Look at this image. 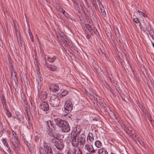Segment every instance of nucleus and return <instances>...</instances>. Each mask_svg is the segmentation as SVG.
I'll return each mask as SVG.
<instances>
[{
	"label": "nucleus",
	"mask_w": 154,
	"mask_h": 154,
	"mask_svg": "<svg viewBox=\"0 0 154 154\" xmlns=\"http://www.w3.org/2000/svg\"><path fill=\"white\" fill-rule=\"evenodd\" d=\"M56 59L57 57L55 56H54L52 57H51L50 56H48L47 58L48 61L49 62L51 63H53L54 62Z\"/></svg>",
	"instance_id": "obj_19"
},
{
	"label": "nucleus",
	"mask_w": 154,
	"mask_h": 154,
	"mask_svg": "<svg viewBox=\"0 0 154 154\" xmlns=\"http://www.w3.org/2000/svg\"><path fill=\"white\" fill-rule=\"evenodd\" d=\"M2 104H3V105L5 104H6L5 101L4 100H2Z\"/></svg>",
	"instance_id": "obj_53"
},
{
	"label": "nucleus",
	"mask_w": 154,
	"mask_h": 154,
	"mask_svg": "<svg viewBox=\"0 0 154 154\" xmlns=\"http://www.w3.org/2000/svg\"><path fill=\"white\" fill-rule=\"evenodd\" d=\"M8 61H9V65L12 64V61L11 60V59L9 58H8Z\"/></svg>",
	"instance_id": "obj_48"
},
{
	"label": "nucleus",
	"mask_w": 154,
	"mask_h": 154,
	"mask_svg": "<svg viewBox=\"0 0 154 154\" xmlns=\"http://www.w3.org/2000/svg\"><path fill=\"white\" fill-rule=\"evenodd\" d=\"M66 17L69 18L70 17V15L68 13L65 11V13L63 14Z\"/></svg>",
	"instance_id": "obj_42"
},
{
	"label": "nucleus",
	"mask_w": 154,
	"mask_h": 154,
	"mask_svg": "<svg viewBox=\"0 0 154 154\" xmlns=\"http://www.w3.org/2000/svg\"><path fill=\"white\" fill-rule=\"evenodd\" d=\"M19 39H20V36L19 37Z\"/></svg>",
	"instance_id": "obj_64"
},
{
	"label": "nucleus",
	"mask_w": 154,
	"mask_h": 154,
	"mask_svg": "<svg viewBox=\"0 0 154 154\" xmlns=\"http://www.w3.org/2000/svg\"><path fill=\"white\" fill-rule=\"evenodd\" d=\"M0 133L1 134H2L3 133V131H0Z\"/></svg>",
	"instance_id": "obj_60"
},
{
	"label": "nucleus",
	"mask_w": 154,
	"mask_h": 154,
	"mask_svg": "<svg viewBox=\"0 0 154 154\" xmlns=\"http://www.w3.org/2000/svg\"><path fill=\"white\" fill-rule=\"evenodd\" d=\"M5 113L8 117L10 118L11 116V114L8 110L5 111Z\"/></svg>",
	"instance_id": "obj_35"
},
{
	"label": "nucleus",
	"mask_w": 154,
	"mask_h": 154,
	"mask_svg": "<svg viewBox=\"0 0 154 154\" xmlns=\"http://www.w3.org/2000/svg\"><path fill=\"white\" fill-rule=\"evenodd\" d=\"M91 4L93 6H95L97 2L95 0H90Z\"/></svg>",
	"instance_id": "obj_40"
},
{
	"label": "nucleus",
	"mask_w": 154,
	"mask_h": 154,
	"mask_svg": "<svg viewBox=\"0 0 154 154\" xmlns=\"http://www.w3.org/2000/svg\"><path fill=\"white\" fill-rule=\"evenodd\" d=\"M87 140H89L91 142H92L94 140V138L92 133H89L87 137Z\"/></svg>",
	"instance_id": "obj_22"
},
{
	"label": "nucleus",
	"mask_w": 154,
	"mask_h": 154,
	"mask_svg": "<svg viewBox=\"0 0 154 154\" xmlns=\"http://www.w3.org/2000/svg\"><path fill=\"white\" fill-rule=\"evenodd\" d=\"M40 108L41 110L45 112H46V113H47V111L49 109V105L47 102H42L40 104Z\"/></svg>",
	"instance_id": "obj_8"
},
{
	"label": "nucleus",
	"mask_w": 154,
	"mask_h": 154,
	"mask_svg": "<svg viewBox=\"0 0 154 154\" xmlns=\"http://www.w3.org/2000/svg\"><path fill=\"white\" fill-rule=\"evenodd\" d=\"M86 136L84 134H81L78 137L77 142L80 145H83L85 141Z\"/></svg>",
	"instance_id": "obj_11"
},
{
	"label": "nucleus",
	"mask_w": 154,
	"mask_h": 154,
	"mask_svg": "<svg viewBox=\"0 0 154 154\" xmlns=\"http://www.w3.org/2000/svg\"><path fill=\"white\" fill-rule=\"evenodd\" d=\"M3 45L2 42L0 38V46L2 47H3Z\"/></svg>",
	"instance_id": "obj_49"
},
{
	"label": "nucleus",
	"mask_w": 154,
	"mask_h": 154,
	"mask_svg": "<svg viewBox=\"0 0 154 154\" xmlns=\"http://www.w3.org/2000/svg\"><path fill=\"white\" fill-rule=\"evenodd\" d=\"M84 1L85 2V3L87 6V7L88 8V9H90V8L91 9V8L90 6V5L88 3V1H87V0H84Z\"/></svg>",
	"instance_id": "obj_37"
},
{
	"label": "nucleus",
	"mask_w": 154,
	"mask_h": 154,
	"mask_svg": "<svg viewBox=\"0 0 154 154\" xmlns=\"http://www.w3.org/2000/svg\"><path fill=\"white\" fill-rule=\"evenodd\" d=\"M97 1L98 3L99 7H100V6L101 7V6H103V5L102 4V3L100 1V0H97Z\"/></svg>",
	"instance_id": "obj_46"
},
{
	"label": "nucleus",
	"mask_w": 154,
	"mask_h": 154,
	"mask_svg": "<svg viewBox=\"0 0 154 154\" xmlns=\"http://www.w3.org/2000/svg\"><path fill=\"white\" fill-rule=\"evenodd\" d=\"M2 142L4 145L5 146L6 144L8 143L6 139L5 138H2Z\"/></svg>",
	"instance_id": "obj_36"
},
{
	"label": "nucleus",
	"mask_w": 154,
	"mask_h": 154,
	"mask_svg": "<svg viewBox=\"0 0 154 154\" xmlns=\"http://www.w3.org/2000/svg\"><path fill=\"white\" fill-rule=\"evenodd\" d=\"M133 21L135 22L136 23H138L139 22V20L137 17L134 18L133 19Z\"/></svg>",
	"instance_id": "obj_44"
},
{
	"label": "nucleus",
	"mask_w": 154,
	"mask_h": 154,
	"mask_svg": "<svg viewBox=\"0 0 154 154\" xmlns=\"http://www.w3.org/2000/svg\"><path fill=\"white\" fill-rule=\"evenodd\" d=\"M99 8L103 16L105 17L106 16V14L103 6H101V7L100 6Z\"/></svg>",
	"instance_id": "obj_26"
},
{
	"label": "nucleus",
	"mask_w": 154,
	"mask_h": 154,
	"mask_svg": "<svg viewBox=\"0 0 154 154\" xmlns=\"http://www.w3.org/2000/svg\"><path fill=\"white\" fill-rule=\"evenodd\" d=\"M30 103L31 106V109L32 111H33L35 112L36 111L35 104L33 100L31 98L30 100Z\"/></svg>",
	"instance_id": "obj_21"
},
{
	"label": "nucleus",
	"mask_w": 154,
	"mask_h": 154,
	"mask_svg": "<svg viewBox=\"0 0 154 154\" xmlns=\"http://www.w3.org/2000/svg\"><path fill=\"white\" fill-rule=\"evenodd\" d=\"M90 37H91V35L89 34H87L86 35V38L88 39H89L90 38Z\"/></svg>",
	"instance_id": "obj_50"
},
{
	"label": "nucleus",
	"mask_w": 154,
	"mask_h": 154,
	"mask_svg": "<svg viewBox=\"0 0 154 154\" xmlns=\"http://www.w3.org/2000/svg\"><path fill=\"white\" fill-rule=\"evenodd\" d=\"M37 84L42 85L44 83V80L43 78L39 76H38V78L37 79Z\"/></svg>",
	"instance_id": "obj_20"
},
{
	"label": "nucleus",
	"mask_w": 154,
	"mask_h": 154,
	"mask_svg": "<svg viewBox=\"0 0 154 154\" xmlns=\"http://www.w3.org/2000/svg\"><path fill=\"white\" fill-rule=\"evenodd\" d=\"M64 110L65 112L68 113H70L72 109V105L69 100L67 101L65 103Z\"/></svg>",
	"instance_id": "obj_6"
},
{
	"label": "nucleus",
	"mask_w": 154,
	"mask_h": 154,
	"mask_svg": "<svg viewBox=\"0 0 154 154\" xmlns=\"http://www.w3.org/2000/svg\"><path fill=\"white\" fill-rule=\"evenodd\" d=\"M17 145V146L13 147V149H14L15 151L17 153L18 152V151L20 150V143H19L18 144H16Z\"/></svg>",
	"instance_id": "obj_27"
},
{
	"label": "nucleus",
	"mask_w": 154,
	"mask_h": 154,
	"mask_svg": "<svg viewBox=\"0 0 154 154\" xmlns=\"http://www.w3.org/2000/svg\"><path fill=\"white\" fill-rule=\"evenodd\" d=\"M139 107L141 110L143 111V112L144 114H146V110L144 108L142 104H140Z\"/></svg>",
	"instance_id": "obj_32"
},
{
	"label": "nucleus",
	"mask_w": 154,
	"mask_h": 154,
	"mask_svg": "<svg viewBox=\"0 0 154 154\" xmlns=\"http://www.w3.org/2000/svg\"><path fill=\"white\" fill-rule=\"evenodd\" d=\"M46 124V128L48 130L47 132H48V134L52 137H54V134L51 132L54 130V123L51 121L49 120L47 121Z\"/></svg>",
	"instance_id": "obj_4"
},
{
	"label": "nucleus",
	"mask_w": 154,
	"mask_h": 154,
	"mask_svg": "<svg viewBox=\"0 0 154 154\" xmlns=\"http://www.w3.org/2000/svg\"><path fill=\"white\" fill-rule=\"evenodd\" d=\"M86 26L87 28H88V26L89 27V25L88 24H87V25H85Z\"/></svg>",
	"instance_id": "obj_58"
},
{
	"label": "nucleus",
	"mask_w": 154,
	"mask_h": 154,
	"mask_svg": "<svg viewBox=\"0 0 154 154\" xmlns=\"http://www.w3.org/2000/svg\"><path fill=\"white\" fill-rule=\"evenodd\" d=\"M55 154H63V153H60L59 152H57V153L56 152Z\"/></svg>",
	"instance_id": "obj_55"
},
{
	"label": "nucleus",
	"mask_w": 154,
	"mask_h": 154,
	"mask_svg": "<svg viewBox=\"0 0 154 154\" xmlns=\"http://www.w3.org/2000/svg\"><path fill=\"white\" fill-rule=\"evenodd\" d=\"M45 67L48 69L49 70L52 71L57 70V67L55 66L52 64H49L47 62L42 64Z\"/></svg>",
	"instance_id": "obj_10"
},
{
	"label": "nucleus",
	"mask_w": 154,
	"mask_h": 154,
	"mask_svg": "<svg viewBox=\"0 0 154 154\" xmlns=\"http://www.w3.org/2000/svg\"><path fill=\"white\" fill-rule=\"evenodd\" d=\"M12 145L13 146V147H14L16 146L13 143H12Z\"/></svg>",
	"instance_id": "obj_57"
},
{
	"label": "nucleus",
	"mask_w": 154,
	"mask_h": 154,
	"mask_svg": "<svg viewBox=\"0 0 154 154\" xmlns=\"http://www.w3.org/2000/svg\"><path fill=\"white\" fill-rule=\"evenodd\" d=\"M54 120L55 124L61 129L62 131L67 132L70 131V127L67 122L59 118L55 119Z\"/></svg>",
	"instance_id": "obj_1"
},
{
	"label": "nucleus",
	"mask_w": 154,
	"mask_h": 154,
	"mask_svg": "<svg viewBox=\"0 0 154 154\" xmlns=\"http://www.w3.org/2000/svg\"><path fill=\"white\" fill-rule=\"evenodd\" d=\"M66 154H72V153L71 152H70L68 151L66 152Z\"/></svg>",
	"instance_id": "obj_54"
},
{
	"label": "nucleus",
	"mask_w": 154,
	"mask_h": 154,
	"mask_svg": "<svg viewBox=\"0 0 154 154\" xmlns=\"http://www.w3.org/2000/svg\"><path fill=\"white\" fill-rule=\"evenodd\" d=\"M12 132L13 135L14 136V137L15 140V143L16 144H19V143H20L19 140L18 139L17 137L16 136V135H17V134L13 130H12Z\"/></svg>",
	"instance_id": "obj_23"
},
{
	"label": "nucleus",
	"mask_w": 154,
	"mask_h": 154,
	"mask_svg": "<svg viewBox=\"0 0 154 154\" xmlns=\"http://www.w3.org/2000/svg\"><path fill=\"white\" fill-rule=\"evenodd\" d=\"M83 6L85 8H86V7L84 6Z\"/></svg>",
	"instance_id": "obj_63"
},
{
	"label": "nucleus",
	"mask_w": 154,
	"mask_h": 154,
	"mask_svg": "<svg viewBox=\"0 0 154 154\" xmlns=\"http://www.w3.org/2000/svg\"><path fill=\"white\" fill-rule=\"evenodd\" d=\"M72 154H82L80 148L77 147H74L71 151Z\"/></svg>",
	"instance_id": "obj_16"
},
{
	"label": "nucleus",
	"mask_w": 154,
	"mask_h": 154,
	"mask_svg": "<svg viewBox=\"0 0 154 154\" xmlns=\"http://www.w3.org/2000/svg\"><path fill=\"white\" fill-rule=\"evenodd\" d=\"M38 97L40 98L41 100H45L47 97V94L45 91H42L40 93V94H37Z\"/></svg>",
	"instance_id": "obj_14"
},
{
	"label": "nucleus",
	"mask_w": 154,
	"mask_h": 154,
	"mask_svg": "<svg viewBox=\"0 0 154 154\" xmlns=\"http://www.w3.org/2000/svg\"><path fill=\"white\" fill-rule=\"evenodd\" d=\"M6 146L7 148H8V149H10V147L9 146V145L8 143H7L6 144V145L5 146Z\"/></svg>",
	"instance_id": "obj_51"
},
{
	"label": "nucleus",
	"mask_w": 154,
	"mask_h": 154,
	"mask_svg": "<svg viewBox=\"0 0 154 154\" xmlns=\"http://www.w3.org/2000/svg\"><path fill=\"white\" fill-rule=\"evenodd\" d=\"M9 67L11 74L12 76H14V79L15 80L17 79V72L16 71H15V69L13 65L12 64L9 65Z\"/></svg>",
	"instance_id": "obj_12"
},
{
	"label": "nucleus",
	"mask_w": 154,
	"mask_h": 154,
	"mask_svg": "<svg viewBox=\"0 0 154 154\" xmlns=\"http://www.w3.org/2000/svg\"><path fill=\"white\" fill-rule=\"evenodd\" d=\"M151 83L154 88V81L153 82H151Z\"/></svg>",
	"instance_id": "obj_56"
},
{
	"label": "nucleus",
	"mask_w": 154,
	"mask_h": 154,
	"mask_svg": "<svg viewBox=\"0 0 154 154\" xmlns=\"http://www.w3.org/2000/svg\"><path fill=\"white\" fill-rule=\"evenodd\" d=\"M41 86L42 85L39 84H37V89L38 94H40V93L42 91L41 90Z\"/></svg>",
	"instance_id": "obj_31"
},
{
	"label": "nucleus",
	"mask_w": 154,
	"mask_h": 154,
	"mask_svg": "<svg viewBox=\"0 0 154 154\" xmlns=\"http://www.w3.org/2000/svg\"><path fill=\"white\" fill-rule=\"evenodd\" d=\"M137 12L139 13V15L142 16H143L144 17H147V16L146 14H145L144 13H143L141 11H140V10H138L137 11Z\"/></svg>",
	"instance_id": "obj_34"
},
{
	"label": "nucleus",
	"mask_w": 154,
	"mask_h": 154,
	"mask_svg": "<svg viewBox=\"0 0 154 154\" xmlns=\"http://www.w3.org/2000/svg\"><path fill=\"white\" fill-rule=\"evenodd\" d=\"M59 35L61 37V38H63L65 35L64 34V33L63 32H60V33L59 34Z\"/></svg>",
	"instance_id": "obj_43"
},
{
	"label": "nucleus",
	"mask_w": 154,
	"mask_h": 154,
	"mask_svg": "<svg viewBox=\"0 0 154 154\" xmlns=\"http://www.w3.org/2000/svg\"><path fill=\"white\" fill-rule=\"evenodd\" d=\"M1 148H2V147H1L0 146V149L2 151V149Z\"/></svg>",
	"instance_id": "obj_61"
},
{
	"label": "nucleus",
	"mask_w": 154,
	"mask_h": 154,
	"mask_svg": "<svg viewBox=\"0 0 154 154\" xmlns=\"http://www.w3.org/2000/svg\"><path fill=\"white\" fill-rule=\"evenodd\" d=\"M52 142L54 143L53 145V150L56 152L57 153V149L59 151L62 150L64 147V145L63 143L60 141H57L55 139H53L52 140Z\"/></svg>",
	"instance_id": "obj_3"
},
{
	"label": "nucleus",
	"mask_w": 154,
	"mask_h": 154,
	"mask_svg": "<svg viewBox=\"0 0 154 154\" xmlns=\"http://www.w3.org/2000/svg\"><path fill=\"white\" fill-rule=\"evenodd\" d=\"M23 140L25 144L27 146L28 149H29L30 148V143H29L28 141H27L23 137Z\"/></svg>",
	"instance_id": "obj_28"
},
{
	"label": "nucleus",
	"mask_w": 154,
	"mask_h": 154,
	"mask_svg": "<svg viewBox=\"0 0 154 154\" xmlns=\"http://www.w3.org/2000/svg\"><path fill=\"white\" fill-rule=\"evenodd\" d=\"M40 54L42 57V60H41V63L42 64L44 63L47 61V59L46 58V55L43 49H42L40 45Z\"/></svg>",
	"instance_id": "obj_13"
},
{
	"label": "nucleus",
	"mask_w": 154,
	"mask_h": 154,
	"mask_svg": "<svg viewBox=\"0 0 154 154\" xmlns=\"http://www.w3.org/2000/svg\"><path fill=\"white\" fill-rule=\"evenodd\" d=\"M81 128L79 126L77 127L74 129L75 131L72 133L71 140L72 145L74 147H77L79 145L78 142L76 140V136L81 131Z\"/></svg>",
	"instance_id": "obj_2"
},
{
	"label": "nucleus",
	"mask_w": 154,
	"mask_h": 154,
	"mask_svg": "<svg viewBox=\"0 0 154 154\" xmlns=\"http://www.w3.org/2000/svg\"><path fill=\"white\" fill-rule=\"evenodd\" d=\"M43 146L45 148V153L46 154H53L51 147L46 143L44 142Z\"/></svg>",
	"instance_id": "obj_9"
},
{
	"label": "nucleus",
	"mask_w": 154,
	"mask_h": 154,
	"mask_svg": "<svg viewBox=\"0 0 154 154\" xmlns=\"http://www.w3.org/2000/svg\"><path fill=\"white\" fill-rule=\"evenodd\" d=\"M72 1L74 3V6L75 8L76 9H79L78 3L75 0H73Z\"/></svg>",
	"instance_id": "obj_30"
},
{
	"label": "nucleus",
	"mask_w": 154,
	"mask_h": 154,
	"mask_svg": "<svg viewBox=\"0 0 154 154\" xmlns=\"http://www.w3.org/2000/svg\"><path fill=\"white\" fill-rule=\"evenodd\" d=\"M1 148L2 149V151L3 152L4 154H8L2 148Z\"/></svg>",
	"instance_id": "obj_52"
},
{
	"label": "nucleus",
	"mask_w": 154,
	"mask_h": 154,
	"mask_svg": "<svg viewBox=\"0 0 154 154\" xmlns=\"http://www.w3.org/2000/svg\"><path fill=\"white\" fill-rule=\"evenodd\" d=\"M68 92V91L66 90L63 91L60 94V98H63V97L66 96Z\"/></svg>",
	"instance_id": "obj_25"
},
{
	"label": "nucleus",
	"mask_w": 154,
	"mask_h": 154,
	"mask_svg": "<svg viewBox=\"0 0 154 154\" xmlns=\"http://www.w3.org/2000/svg\"><path fill=\"white\" fill-rule=\"evenodd\" d=\"M64 40V42L65 44L66 43H67V40L68 39V38L67 36L65 35L63 38Z\"/></svg>",
	"instance_id": "obj_41"
},
{
	"label": "nucleus",
	"mask_w": 154,
	"mask_h": 154,
	"mask_svg": "<svg viewBox=\"0 0 154 154\" xmlns=\"http://www.w3.org/2000/svg\"><path fill=\"white\" fill-rule=\"evenodd\" d=\"M50 89L53 92H55L59 90V87L57 85L52 84L51 85Z\"/></svg>",
	"instance_id": "obj_15"
},
{
	"label": "nucleus",
	"mask_w": 154,
	"mask_h": 154,
	"mask_svg": "<svg viewBox=\"0 0 154 154\" xmlns=\"http://www.w3.org/2000/svg\"><path fill=\"white\" fill-rule=\"evenodd\" d=\"M94 144L95 146L98 148L101 147L102 145V143L99 140H97L94 143Z\"/></svg>",
	"instance_id": "obj_24"
},
{
	"label": "nucleus",
	"mask_w": 154,
	"mask_h": 154,
	"mask_svg": "<svg viewBox=\"0 0 154 154\" xmlns=\"http://www.w3.org/2000/svg\"><path fill=\"white\" fill-rule=\"evenodd\" d=\"M38 42L39 43V44H40V41H39V39L38 38Z\"/></svg>",
	"instance_id": "obj_59"
},
{
	"label": "nucleus",
	"mask_w": 154,
	"mask_h": 154,
	"mask_svg": "<svg viewBox=\"0 0 154 154\" xmlns=\"http://www.w3.org/2000/svg\"><path fill=\"white\" fill-rule=\"evenodd\" d=\"M39 154H45V148L40 147L38 148Z\"/></svg>",
	"instance_id": "obj_29"
},
{
	"label": "nucleus",
	"mask_w": 154,
	"mask_h": 154,
	"mask_svg": "<svg viewBox=\"0 0 154 154\" xmlns=\"http://www.w3.org/2000/svg\"><path fill=\"white\" fill-rule=\"evenodd\" d=\"M3 107H4V110L5 111H7V110H8V108H7V106L6 105V104H4L3 105Z\"/></svg>",
	"instance_id": "obj_45"
},
{
	"label": "nucleus",
	"mask_w": 154,
	"mask_h": 154,
	"mask_svg": "<svg viewBox=\"0 0 154 154\" xmlns=\"http://www.w3.org/2000/svg\"><path fill=\"white\" fill-rule=\"evenodd\" d=\"M84 149L85 150L88 152L86 153H92L95 152L92 145L87 144L85 146Z\"/></svg>",
	"instance_id": "obj_7"
},
{
	"label": "nucleus",
	"mask_w": 154,
	"mask_h": 154,
	"mask_svg": "<svg viewBox=\"0 0 154 154\" xmlns=\"http://www.w3.org/2000/svg\"><path fill=\"white\" fill-rule=\"evenodd\" d=\"M29 34L30 35V38L32 42H33L34 39H33V36L32 34V33L29 32Z\"/></svg>",
	"instance_id": "obj_38"
},
{
	"label": "nucleus",
	"mask_w": 154,
	"mask_h": 154,
	"mask_svg": "<svg viewBox=\"0 0 154 154\" xmlns=\"http://www.w3.org/2000/svg\"><path fill=\"white\" fill-rule=\"evenodd\" d=\"M7 151L10 154H12V152L11 151V148L9 149H8L7 150Z\"/></svg>",
	"instance_id": "obj_47"
},
{
	"label": "nucleus",
	"mask_w": 154,
	"mask_h": 154,
	"mask_svg": "<svg viewBox=\"0 0 154 154\" xmlns=\"http://www.w3.org/2000/svg\"><path fill=\"white\" fill-rule=\"evenodd\" d=\"M49 102L50 105L52 106L56 107L59 105L60 100L57 96L54 95L51 96Z\"/></svg>",
	"instance_id": "obj_5"
},
{
	"label": "nucleus",
	"mask_w": 154,
	"mask_h": 154,
	"mask_svg": "<svg viewBox=\"0 0 154 154\" xmlns=\"http://www.w3.org/2000/svg\"><path fill=\"white\" fill-rule=\"evenodd\" d=\"M98 154H108L106 149L103 147H102L99 149L98 150Z\"/></svg>",
	"instance_id": "obj_18"
},
{
	"label": "nucleus",
	"mask_w": 154,
	"mask_h": 154,
	"mask_svg": "<svg viewBox=\"0 0 154 154\" xmlns=\"http://www.w3.org/2000/svg\"><path fill=\"white\" fill-rule=\"evenodd\" d=\"M25 111L26 113L27 114V116H28V110L29 109L28 106L26 105V106H25Z\"/></svg>",
	"instance_id": "obj_39"
},
{
	"label": "nucleus",
	"mask_w": 154,
	"mask_h": 154,
	"mask_svg": "<svg viewBox=\"0 0 154 154\" xmlns=\"http://www.w3.org/2000/svg\"><path fill=\"white\" fill-rule=\"evenodd\" d=\"M128 135L131 136L133 140H134L136 137V134L135 131L132 130H129L126 132Z\"/></svg>",
	"instance_id": "obj_17"
},
{
	"label": "nucleus",
	"mask_w": 154,
	"mask_h": 154,
	"mask_svg": "<svg viewBox=\"0 0 154 154\" xmlns=\"http://www.w3.org/2000/svg\"><path fill=\"white\" fill-rule=\"evenodd\" d=\"M17 119H18L19 120H20V118H18V116H17Z\"/></svg>",
	"instance_id": "obj_62"
},
{
	"label": "nucleus",
	"mask_w": 154,
	"mask_h": 154,
	"mask_svg": "<svg viewBox=\"0 0 154 154\" xmlns=\"http://www.w3.org/2000/svg\"><path fill=\"white\" fill-rule=\"evenodd\" d=\"M57 9L60 12H61L63 14L65 13V10L61 7L59 6L57 7Z\"/></svg>",
	"instance_id": "obj_33"
}]
</instances>
